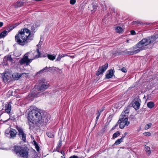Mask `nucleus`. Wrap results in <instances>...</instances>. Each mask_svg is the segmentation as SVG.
I'll return each mask as SVG.
<instances>
[{
	"label": "nucleus",
	"instance_id": "f257e3e1",
	"mask_svg": "<svg viewBox=\"0 0 158 158\" xmlns=\"http://www.w3.org/2000/svg\"><path fill=\"white\" fill-rule=\"evenodd\" d=\"M32 40V35L30 30L24 28L19 31L15 36V41L18 44L24 46Z\"/></svg>",
	"mask_w": 158,
	"mask_h": 158
},
{
	"label": "nucleus",
	"instance_id": "f03ea898",
	"mask_svg": "<svg viewBox=\"0 0 158 158\" xmlns=\"http://www.w3.org/2000/svg\"><path fill=\"white\" fill-rule=\"evenodd\" d=\"M29 112L28 116V122L29 125V128H31L32 124H37L42 119L43 115V111L33 106H31L29 108Z\"/></svg>",
	"mask_w": 158,
	"mask_h": 158
},
{
	"label": "nucleus",
	"instance_id": "7ed1b4c3",
	"mask_svg": "<svg viewBox=\"0 0 158 158\" xmlns=\"http://www.w3.org/2000/svg\"><path fill=\"white\" fill-rule=\"evenodd\" d=\"M156 39L155 36L147 37L143 39L136 45V47L138 48L135 50L132 51H127V53L130 55L136 54L140 52L141 50L145 49V46L153 43Z\"/></svg>",
	"mask_w": 158,
	"mask_h": 158
},
{
	"label": "nucleus",
	"instance_id": "20e7f679",
	"mask_svg": "<svg viewBox=\"0 0 158 158\" xmlns=\"http://www.w3.org/2000/svg\"><path fill=\"white\" fill-rule=\"evenodd\" d=\"M40 53L39 48L36 51H33L25 54L23 57L19 61V63L21 64H25L26 65H28L32 61L36 58L40 57Z\"/></svg>",
	"mask_w": 158,
	"mask_h": 158
},
{
	"label": "nucleus",
	"instance_id": "39448f33",
	"mask_svg": "<svg viewBox=\"0 0 158 158\" xmlns=\"http://www.w3.org/2000/svg\"><path fill=\"white\" fill-rule=\"evenodd\" d=\"M14 152L19 157L27 158L28 155V150L27 148L21 147L18 146H15L13 149Z\"/></svg>",
	"mask_w": 158,
	"mask_h": 158
},
{
	"label": "nucleus",
	"instance_id": "423d86ee",
	"mask_svg": "<svg viewBox=\"0 0 158 158\" xmlns=\"http://www.w3.org/2000/svg\"><path fill=\"white\" fill-rule=\"evenodd\" d=\"M130 122L128 121V118L127 117L123 118L120 116L119 119L115 125L113 127L112 129H115L119 124L120 128L123 129L125 126H128Z\"/></svg>",
	"mask_w": 158,
	"mask_h": 158
},
{
	"label": "nucleus",
	"instance_id": "0eeeda50",
	"mask_svg": "<svg viewBox=\"0 0 158 158\" xmlns=\"http://www.w3.org/2000/svg\"><path fill=\"white\" fill-rule=\"evenodd\" d=\"M16 128L19 132L18 135L19 137L21 138V139L24 142H25L26 140V134L24 133L23 129L20 127H17Z\"/></svg>",
	"mask_w": 158,
	"mask_h": 158
},
{
	"label": "nucleus",
	"instance_id": "6e6552de",
	"mask_svg": "<svg viewBox=\"0 0 158 158\" xmlns=\"http://www.w3.org/2000/svg\"><path fill=\"white\" fill-rule=\"evenodd\" d=\"M108 67V64H105L99 67L96 75L99 76L101 74H102L107 69Z\"/></svg>",
	"mask_w": 158,
	"mask_h": 158
},
{
	"label": "nucleus",
	"instance_id": "1a4fd4ad",
	"mask_svg": "<svg viewBox=\"0 0 158 158\" xmlns=\"http://www.w3.org/2000/svg\"><path fill=\"white\" fill-rule=\"evenodd\" d=\"M8 130V131H7V130L6 131V133L8 134L9 133L10 134V138H14L16 136L17 133V131L15 129L10 128V131L9 130Z\"/></svg>",
	"mask_w": 158,
	"mask_h": 158
},
{
	"label": "nucleus",
	"instance_id": "9d476101",
	"mask_svg": "<svg viewBox=\"0 0 158 158\" xmlns=\"http://www.w3.org/2000/svg\"><path fill=\"white\" fill-rule=\"evenodd\" d=\"M2 78L5 83L10 82L11 80V75L9 73H5L2 76Z\"/></svg>",
	"mask_w": 158,
	"mask_h": 158
},
{
	"label": "nucleus",
	"instance_id": "9b49d317",
	"mask_svg": "<svg viewBox=\"0 0 158 158\" xmlns=\"http://www.w3.org/2000/svg\"><path fill=\"white\" fill-rule=\"evenodd\" d=\"M97 4L93 2L89 5L88 8L89 9L93 12H94L97 9Z\"/></svg>",
	"mask_w": 158,
	"mask_h": 158
},
{
	"label": "nucleus",
	"instance_id": "f8f14e48",
	"mask_svg": "<svg viewBox=\"0 0 158 158\" xmlns=\"http://www.w3.org/2000/svg\"><path fill=\"white\" fill-rule=\"evenodd\" d=\"M48 87V85L47 83L45 84L44 83L39 85L38 88L39 91H43L45 89H47Z\"/></svg>",
	"mask_w": 158,
	"mask_h": 158
},
{
	"label": "nucleus",
	"instance_id": "ddd939ff",
	"mask_svg": "<svg viewBox=\"0 0 158 158\" xmlns=\"http://www.w3.org/2000/svg\"><path fill=\"white\" fill-rule=\"evenodd\" d=\"M11 106L10 102L6 104L5 106V111L6 112L9 114L11 110Z\"/></svg>",
	"mask_w": 158,
	"mask_h": 158
},
{
	"label": "nucleus",
	"instance_id": "4468645a",
	"mask_svg": "<svg viewBox=\"0 0 158 158\" xmlns=\"http://www.w3.org/2000/svg\"><path fill=\"white\" fill-rule=\"evenodd\" d=\"M39 96V92H38L37 93L36 92H35V91H31V93L28 95V98H30L31 97H37Z\"/></svg>",
	"mask_w": 158,
	"mask_h": 158
},
{
	"label": "nucleus",
	"instance_id": "2eb2a0df",
	"mask_svg": "<svg viewBox=\"0 0 158 158\" xmlns=\"http://www.w3.org/2000/svg\"><path fill=\"white\" fill-rule=\"evenodd\" d=\"M140 103L138 100L135 101L133 104V107L135 110H137L139 109L140 106Z\"/></svg>",
	"mask_w": 158,
	"mask_h": 158
},
{
	"label": "nucleus",
	"instance_id": "dca6fc26",
	"mask_svg": "<svg viewBox=\"0 0 158 158\" xmlns=\"http://www.w3.org/2000/svg\"><path fill=\"white\" fill-rule=\"evenodd\" d=\"M39 25V24L37 25L36 24H31L29 26L31 27V31H30V32H35V28Z\"/></svg>",
	"mask_w": 158,
	"mask_h": 158
},
{
	"label": "nucleus",
	"instance_id": "f3484780",
	"mask_svg": "<svg viewBox=\"0 0 158 158\" xmlns=\"http://www.w3.org/2000/svg\"><path fill=\"white\" fill-rule=\"evenodd\" d=\"M23 74V73L20 74L19 73H15L12 74V77L15 80H17L21 77L22 75Z\"/></svg>",
	"mask_w": 158,
	"mask_h": 158
},
{
	"label": "nucleus",
	"instance_id": "a211bd4d",
	"mask_svg": "<svg viewBox=\"0 0 158 158\" xmlns=\"http://www.w3.org/2000/svg\"><path fill=\"white\" fill-rule=\"evenodd\" d=\"M114 73V71L110 69L108 71V73H107L106 75V77L107 79H109L111 78L113 76Z\"/></svg>",
	"mask_w": 158,
	"mask_h": 158
},
{
	"label": "nucleus",
	"instance_id": "6ab92c4d",
	"mask_svg": "<svg viewBox=\"0 0 158 158\" xmlns=\"http://www.w3.org/2000/svg\"><path fill=\"white\" fill-rule=\"evenodd\" d=\"M129 110L128 109L126 108L124 111L123 112L121 115L120 116L122 117L125 118L126 117V115L129 113Z\"/></svg>",
	"mask_w": 158,
	"mask_h": 158
},
{
	"label": "nucleus",
	"instance_id": "aec40b11",
	"mask_svg": "<svg viewBox=\"0 0 158 158\" xmlns=\"http://www.w3.org/2000/svg\"><path fill=\"white\" fill-rule=\"evenodd\" d=\"M8 33V32L7 31H6V30L2 32L0 34V38L4 37L7 35Z\"/></svg>",
	"mask_w": 158,
	"mask_h": 158
},
{
	"label": "nucleus",
	"instance_id": "412c9836",
	"mask_svg": "<svg viewBox=\"0 0 158 158\" xmlns=\"http://www.w3.org/2000/svg\"><path fill=\"white\" fill-rule=\"evenodd\" d=\"M48 72V67H46L44 68H43L41 70L39 71V72L37 73V74H38V73H42L44 72Z\"/></svg>",
	"mask_w": 158,
	"mask_h": 158
},
{
	"label": "nucleus",
	"instance_id": "4be33fe9",
	"mask_svg": "<svg viewBox=\"0 0 158 158\" xmlns=\"http://www.w3.org/2000/svg\"><path fill=\"white\" fill-rule=\"evenodd\" d=\"M147 106L149 108H152L154 106V103L152 102H150L147 104Z\"/></svg>",
	"mask_w": 158,
	"mask_h": 158
},
{
	"label": "nucleus",
	"instance_id": "5701e85b",
	"mask_svg": "<svg viewBox=\"0 0 158 158\" xmlns=\"http://www.w3.org/2000/svg\"><path fill=\"white\" fill-rule=\"evenodd\" d=\"M120 135V132L118 131H117L115 133L113 134V135L112 138L113 139H114L117 138L118 136H119Z\"/></svg>",
	"mask_w": 158,
	"mask_h": 158
},
{
	"label": "nucleus",
	"instance_id": "b1692460",
	"mask_svg": "<svg viewBox=\"0 0 158 158\" xmlns=\"http://www.w3.org/2000/svg\"><path fill=\"white\" fill-rule=\"evenodd\" d=\"M116 31L118 33H121L123 31L122 28L119 27H117L115 29Z\"/></svg>",
	"mask_w": 158,
	"mask_h": 158
},
{
	"label": "nucleus",
	"instance_id": "393cba45",
	"mask_svg": "<svg viewBox=\"0 0 158 158\" xmlns=\"http://www.w3.org/2000/svg\"><path fill=\"white\" fill-rule=\"evenodd\" d=\"M123 139L122 138H121L120 139H118L114 143V144L116 145H118L120 144L123 141Z\"/></svg>",
	"mask_w": 158,
	"mask_h": 158
},
{
	"label": "nucleus",
	"instance_id": "a878e982",
	"mask_svg": "<svg viewBox=\"0 0 158 158\" xmlns=\"http://www.w3.org/2000/svg\"><path fill=\"white\" fill-rule=\"evenodd\" d=\"M48 58L52 60H54L56 58V57L52 55L48 54L47 55Z\"/></svg>",
	"mask_w": 158,
	"mask_h": 158
},
{
	"label": "nucleus",
	"instance_id": "bb28decb",
	"mask_svg": "<svg viewBox=\"0 0 158 158\" xmlns=\"http://www.w3.org/2000/svg\"><path fill=\"white\" fill-rule=\"evenodd\" d=\"M23 3L20 1H18L15 5V7H20L23 5Z\"/></svg>",
	"mask_w": 158,
	"mask_h": 158
},
{
	"label": "nucleus",
	"instance_id": "cd10ccee",
	"mask_svg": "<svg viewBox=\"0 0 158 158\" xmlns=\"http://www.w3.org/2000/svg\"><path fill=\"white\" fill-rule=\"evenodd\" d=\"M145 149L148 154H151V152L149 147L145 145Z\"/></svg>",
	"mask_w": 158,
	"mask_h": 158
},
{
	"label": "nucleus",
	"instance_id": "c85d7f7f",
	"mask_svg": "<svg viewBox=\"0 0 158 158\" xmlns=\"http://www.w3.org/2000/svg\"><path fill=\"white\" fill-rule=\"evenodd\" d=\"M19 24L18 23H16L14 25H13L12 26H10L9 28V30L8 31V32H9V31H11L12 30V29H13L15 27H16L17 26H18V25Z\"/></svg>",
	"mask_w": 158,
	"mask_h": 158
},
{
	"label": "nucleus",
	"instance_id": "c756f323",
	"mask_svg": "<svg viewBox=\"0 0 158 158\" xmlns=\"http://www.w3.org/2000/svg\"><path fill=\"white\" fill-rule=\"evenodd\" d=\"M64 57V56L63 55H59L58 56V57L56 60V61H59L62 57Z\"/></svg>",
	"mask_w": 158,
	"mask_h": 158
},
{
	"label": "nucleus",
	"instance_id": "7c9ffc66",
	"mask_svg": "<svg viewBox=\"0 0 158 158\" xmlns=\"http://www.w3.org/2000/svg\"><path fill=\"white\" fill-rule=\"evenodd\" d=\"M62 145V141L61 140H60L59 141V143L58 144L57 148H56V151L59 152L58 150V148H59Z\"/></svg>",
	"mask_w": 158,
	"mask_h": 158
},
{
	"label": "nucleus",
	"instance_id": "2f4dec72",
	"mask_svg": "<svg viewBox=\"0 0 158 158\" xmlns=\"http://www.w3.org/2000/svg\"><path fill=\"white\" fill-rule=\"evenodd\" d=\"M48 72H52V71L55 70V67H48Z\"/></svg>",
	"mask_w": 158,
	"mask_h": 158
},
{
	"label": "nucleus",
	"instance_id": "473e14b6",
	"mask_svg": "<svg viewBox=\"0 0 158 158\" xmlns=\"http://www.w3.org/2000/svg\"><path fill=\"white\" fill-rule=\"evenodd\" d=\"M47 135L48 137L49 138H52L54 137V135L51 132H47Z\"/></svg>",
	"mask_w": 158,
	"mask_h": 158
},
{
	"label": "nucleus",
	"instance_id": "72a5a7b5",
	"mask_svg": "<svg viewBox=\"0 0 158 158\" xmlns=\"http://www.w3.org/2000/svg\"><path fill=\"white\" fill-rule=\"evenodd\" d=\"M152 124L151 123H149L146 124L145 127V129H148L150 128L152 126Z\"/></svg>",
	"mask_w": 158,
	"mask_h": 158
},
{
	"label": "nucleus",
	"instance_id": "f704fd0d",
	"mask_svg": "<svg viewBox=\"0 0 158 158\" xmlns=\"http://www.w3.org/2000/svg\"><path fill=\"white\" fill-rule=\"evenodd\" d=\"M34 143L35 145V148L37 152H39V148L37 144V143L35 141H34Z\"/></svg>",
	"mask_w": 158,
	"mask_h": 158
},
{
	"label": "nucleus",
	"instance_id": "c9c22d12",
	"mask_svg": "<svg viewBox=\"0 0 158 158\" xmlns=\"http://www.w3.org/2000/svg\"><path fill=\"white\" fill-rule=\"evenodd\" d=\"M96 114L97 115V116L96 118V120L95 121V124H96L97 123V122H98V120L99 118V117L100 115L99 114H98L96 113Z\"/></svg>",
	"mask_w": 158,
	"mask_h": 158
},
{
	"label": "nucleus",
	"instance_id": "e433bc0d",
	"mask_svg": "<svg viewBox=\"0 0 158 158\" xmlns=\"http://www.w3.org/2000/svg\"><path fill=\"white\" fill-rule=\"evenodd\" d=\"M144 135L146 136H149L151 135V134L149 132H146L143 133Z\"/></svg>",
	"mask_w": 158,
	"mask_h": 158
},
{
	"label": "nucleus",
	"instance_id": "4c0bfd02",
	"mask_svg": "<svg viewBox=\"0 0 158 158\" xmlns=\"http://www.w3.org/2000/svg\"><path fill=\"white\" fill-rule=\"evenodd\" d=\"M76 2V0H70V3L72 5H74Z\"/></svg>",
	"mask_w": 158,
	"mask_h": 158
},
{
	"label": "nucleus",
	"instance_id": "58836bf2",
	"mask_svg": "<svg viewBox=\"0 0 158 158\" xmlns=\"http://www.w3.org/2000/svg\"><path fill=\"white\" fill-rule=\"evenodd\" d=\"M103 109H100L99 110H98V112L97 113V114H99L100 115L102 113V112L103 111Z\"/></svg>",
	"mask_w": 158,
	"mask_h": 158
},
{
	"label": "nucleus",
	"instance_id": "ea45409f",
	"mask_svg": "<svg viewBox=\"0 0 158 158\" xmlns=\"http://www.w3.org/2000/svg\"><path fill=\"white\" fill-rule=\"evenodd\" d=\"M121 71H122L123 72H124V73H126V72H127V70L125 68H124V67L122 68L121 69Z\"/></svg>",
	"mask_w": 158,
	"mask_h": 158
},
{
	"label": "nucleus",
	"instance_id": "a19ab883",
	"mask_svg": "<svg viewBox=\"0 0 158 158\" xmlns=\"http://www.w3.org/2000/svg\"><path fill=\"white\" fill-rule=\"evenodd\" d=\"M32 158H40V157L36 153L35 155L33 156Z\"/></svg>",
	"mask_w": 158,
	"mask_h": 158
},
{
	"label": "nucleus",
	"instance_id": "79ce46f5",
	"mask_svg": "<svg viewBox=\"0 0 158 158\" xmlns=\"http://www.w3.org/2000/svg\"><path fill=\"white\" fill-rule=\"evenodd\" d=\"M131 34L132 35H135L136 34V33L134 30H131Z\"/></svg>",
	"mask_w": 158,
	"mask_h": 158
},
{
	"label": "nucleus",
	"instance_id": "37998d69",
	"mask_svg": "<svg viewBox=\"0 0 158 158\" xmlns=\"http://www.w3.org/2000/svg\"><path fill=\"white\" fill-rule=\"evenodd\" d=\"M127 134V132H125L124 133V134L122 136V138L123 139L124 137Z\"/></svg>",
	"mask_w": 158,
	"mask_h": 158
},
{
	"label": "nucleus",
	"instance_id": "c03bdc74",
	"mask_svg": "<svg viewBox=\"0 0 158 158\" xmlns=\"http://www.w3.org/2000/svg\"><path fill=\"white\" fill-rule=\"evenodd\" d=\"M69 158H79L78 156H70Z\"/></svg>",
	"mask_w": 158,
	"mask_h": 158
},
{
	"label": "nucleus",
	"instance_id": "a18cd8bd",
	"mask_svg": "<svg viewBox=\"0 0 158 158\" xmlns=\"http://www.w3.org/2000/svg\"><path fill=\"white\" fill-rule=\"evenodd\" d=\"M7 60H8L11 61L12 60V59L11 57H8L7 58Z\"/></svg>",
	"mask_w": 158,
	"mask_h": 158
},
{
	"label": "nucleus",
	"instance_id": "49530a36",
	"mask_svg": "<svg viewBox=\"0 0 158 158\" xmlns=\"http://www.w3.org/2000/svg\"><path fill=\"white\" fill-rule=\"evenodd\" d=\"M133 24H137L138 23H139L137 21H135V22H132Z\"/></svg>",
	"mask_w": 158,
	"mask_h": 158
},
{
	"label": "nucleus",
	"instance_id": "de8ad7c7",
	"mask_svg": "<svg viewBox=\"0 0 158 158\" xmlns=\"http://www.w3.org/2000/svg\"><path fill=\"white\" fill-rule=\"evenodd\" d=\"M61 154L63 155V156L64 155V152L63 151H61L60 152Z\"/></svg>",
	"mask_w": 158,
	"mask_h": 158
},
{
	"label": "nucleus",
	"instance_id": "09e8293b",
	"mask_svg": "<svg viewBox=\"0 0 158 158\" xmlns=\"http://www.w3.org/2000/svg\"><path fill=\"white\" fill-rule=\"evenodd\" d=\"M3 23L2 22H0V27H2L3 26Z\"/></svg>",
	"mask_w": 158,
	"mask_h": 158
},
{
	"label": "nucleus",
	"instance_id": "8fccbe9b",
	"mask_svg": "<svg viewBox=\"0 0 158 158\" xmlns=\"http://www.w3.org/2000/svg\"><path fill=\"white\" fill-rule=\"evenodd\" d=\"M102 5L103 6L102 7L103 8H104V7H105L106 6H105V4L104 2L103 3V4H102Z\"/></svg>",
	"mask_w": 158,
	"mask_h": 158
},
{
	"label": "nucleus",
	"instance_id": "3c124183",
	"mask_svg": "<svg viewBox=\"0 0 158 158\" xmlns=\"http://www.w3.org/2000/svg\"><path fill=\"white\" fill-rule=\"evenodd\" d=\"M40 43H41V42H40H40H39V44H37V46L38 47H39V46H40V45H41V44H40Z\"/></svg>",
	"mask_w": 158,
	"mask_h": 158
},
{
	"label": "nucleus",
	"instance_id": "603ef678",
	"mask_svg": "<svg viewBox=\"0 0 158 158\" xmlns=\"http://www.w3.org/2000/svg\"><path fill=\"white\" fill-rule=\"evenodd\" d=\"M62 55H63L64 56H68L66 54H62Z\"/></svg>",
	"mask_w": 158,
	"mask_h": 158
},
{
	"label": "nucleus",
	"instance_id": "864d4df0",
	"mask_svg": "<svg viewBox=\"0 0 158 158\" xmlns=\"http://www.w3.org/2000/svg\"><path fill=\"white\" fill-rule=\"evenodd\" d=\"M2 114V112H1V110H0V116Z\"/></svg>",
	"mask_w": 158,
	"mask_h": 158
},
{
	"label": "nucleus",
	"instance_id": "5fc2aeb1",
	"mask_svg": "<svg viewBox=\"0 0 158 158\" xmlns=\"http://www.w3.org/2000/svg\"><path fill=\"white\" fill-rule=\"evenodd\" d=\"M61 157H62V158H65V156H64V157H63V156H61Z\"/></svg>",
	"mask_w": 158,
	"mask_h": 158
}]
</instances>
